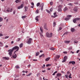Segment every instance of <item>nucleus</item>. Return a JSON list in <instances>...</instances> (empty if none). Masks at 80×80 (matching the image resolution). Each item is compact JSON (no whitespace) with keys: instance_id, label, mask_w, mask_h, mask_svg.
<instances>
[{"instance_id":"f257e3e1","label":"nucleus","mask_w":80,"mask_h":80,"mask_svg":"<svg viewBox=\"0 0 80 80\" xmlns=\"http://www.w3.org/2000/svg\"><path fill=\"white\" fill-rule=\"evenodd\" d=\"M53 34L52 33H49L48 32H47L46 33V36L47 37H48V38H51L52 37Z\"/></svg>"},{"instance_id":"f03ea898","label":"nucleus","mask_w":80,"mask_h":80,"mask_svg":"<svg viewBox=\"0 0 80 80\" xmlns=\"http://www.w3.org/2000/svg\"><path fill=\"white\" fill-rule=\"evenodd\" d=\"M12 49L13 50V51H14V50H16L15 51V52H16L18 51V50H19V47L16 46L15 47H14Z\"/></svg>"},{"instance_id":"7ed1b4c3","label":"nucleus","mask_w":80,"mask_h":80,"mask_svg":"<svg viewBox=\"0 0 80 80\" xmlns=\"http://www.w3.org/2000/svg\"><path fill=\"white\" fill-rule=\"evenodd\" d=\"M13 49H9L8 51V54L10 55V56H12V53H13Z\"/></svg>"},{"instance_id":"20e7f679","label":"nucleus","mask_w":80,"mask_h":80,"mask_svg":"<svg viewBox=\"0 0 80 80\" xmlns=\"http://www.w3.org/2000/svg\"><path fill=\"white\" fill-rule=\"evenodd\" d=\"M32 38H29L27 42V43H28V44H31V42H32Z\"/></svg>"},{"instance_id":"39448f33","label":"nucleus","mask_w":80,"mask_h":80,"mask_svg":"<svg viewBox=\"0 0 80 80\" xmlns=\"http://www.w3.org/2000/svg\"><path fill=\"white\" fill-rule=\"evenodd\" d=\"M68 18H65V20H68L70 18V17H72V15H69L67 16Z\"/></svg>"},{"instance_id":"423d86ee","label":"nucleus","mask_w":80,"mask_h":80,"mask_svg":"<svg viewBox=\"0 0 80 80\" xmlns=\"http://www.w3.org/2000/svg\"><path fill=\"white\" fill-rule=\"evenodd\" d=\"M67 58H67V56H65L63 60L62 61V63L65 62H66Z\"/></svg>"},{"instance_id":"0eeeda50","label":"nucleus","mask_w":80,"mask_h":80,"mask_svg":"<svg viewBox=\"0 0 80 80\" xmlns=\"http://www.w3.org/2000/svg\"><path fill=\"white\" fill-rule=\"evenodd\" d=\"M80 20V18H76L75 19H74L73 20V22L74 23H76V20Z\"/></svg>"},{"instance_id":"6e6552de","label":"nucleus","mask_w":80,"mask_h":80,"mask_svg":"<svg viewBox=\"0 0 80 80\" xmlns=\"http://www.w3.org/2000/svg\"><path fill=\"white\" fill-rule=\"evenodd\" d=\"M2 58L4 60H9V58L8 57H3Z\"/></svg>"},{"instance_id":"1a4fd4ad","label":"nucleus","mask_w":80,"mask_h":80,"mask_svg":"<svg viewBox=\"0 0 80 80\" xmlns=\"http://www.w3.org/2000/svg\"><path fill=\"white\" fill-rule=\"evenodd\" d=\"M73 10L74 12H77L78 11V7H74L73 9Z\"/></svg>"},{"instance_id":"9d476101","label":"nucleus","mask_w":80,"mask_h":80,"mask_svg":"<svg viewBox=\"0 0 80 80\" xmlns=\"http://www.w3.org/2000/svg\"><path fill=\"white\" fill-rule=\"evenodd\" d=\"M40 7H41V10H43V3H42L40 6Z\"/></svg>"},{"instance_id":"9b49d317","label":"nucleus","mask_w":80,"mask_h":80,"mask_svg":"<svg viewBox=\"0 0 80 80\" xmlns=\"http://www.w3.org/2000/svg\"><path fill=\"white\" fill-rule=\"evenodd\" d=\"M7 11L8 12H12V8H11L10 10V8H8L7 9Z\"/></svg>"},{"instance_id":"f8f14e48","label":"nucleus","mask_w":80,"mask_h":80,"mask_svg":"<svg viewBox=\"0 0 80 80\" xmlns=\"http://www.w3.org/2000/svg\"><path fill=\"white\" fill-rule=\"evenodd\" d=\"M23 7V5L22 4H21L20 6H18V9H20V8H22Z\"/></svg>"},{"instance_id":"ddd939ff","label":"nucleus","mask_w":80,"mask_h":80,"mask_svg":"<svg viewBox=\"0 0 80 80\" xmlns=\"http://www.w3.org/2000/svg\"><path fill=\"white\" fill-rule=\"evenodd\" d=\"M72 64V65H75V61H70L69 62V64Z\"/></svg>"},{"instance_id":"4468645a","label":"nucleus","mask_w":80,"mask_h":80,"mask_svg":"<svg viewBox=\"0 0 80 80\" xmlns=\"http://www.w3.org/2000/svg\"><path fill=\"white\" fill-rule=\"evenodd\" d=\"M44 29L45 30H48V29H47V24H45L44 25Z\"/></svg>"},{"instance_id":"2eb2a0df","label":"nucleus","mask_w":80,"mask_h":80,"mask_svg":"<svg viewBox=\"0 0 80 80\" xmlns=\"http://www.w3.org/2000/svg\"><path fill=\"white\" fill-rule=\"evenodd\" d=\"M60 56L58 55H56L55 56V58H57L58 59H59L60 58Z\"/></svg>"},{"instance_id":"dca6fc26","label":"nucleus","mask_w":80,"mask_h":80,"mask_svg":"<svg viewBox=\"0 0 80 80\" xmlns=\"http://www.w3.org/2000/svg\"><path fill=\"white\" fill-rule=\"evenodd\" d=\"M39 16H37L36 17V18H35V20H37V22H38V18H39Z\"/></svg>"},{"instance_id":"f3484780","label":"nucleus","mask_w":80,"mask_h":80,"mask_svg":"<svg viewBox=\"0 0 80 80\" xmlns=\"http://www.w3.org/2000/svg\"><path fill=\"white\" fill-rule=\"evenodd\" d=\"M71 31L72 32H74L75 31V29L74 28H72L71 29Z\"/></svg>"},{"instance_id":"a211bd4d","label":"nucleus","mask_w":80,"mask_h":80,"mask_svg":"<svg viewBox=\"0 0 80 80\" xmlns=\"http://www.w3.org/2000/svg\"><path fill=\"white\" fill-rule=\"evenodd\" d=\"M12 57L14 58H17V54H15L14 55L12 56Z\"/></svg>"},{"instance_id":"6ab92c4d","label":"nucleus","mask_w":80,"mask_h":80,"mask_svg":"<svg viewBox=\"0 0 80 80\" xmlns=\"http://www.w3.org/2000/svg\"><path fill=\"white\" fill-rule=\"evenodd\" d=\"M50 59V58H48L46 59L45 61H46V62H48V60H49Z\"/></svg>"},{"instance_id":"aec40b11","label":"nucleus","mask_w":80,"mask_h":80,"mask_svg":"<svg viewBox=\"0 0 80 80\" xmlns=\"http://www.w3.org/2000/svg\"><path fill=\"white\" fill-rule=\"evenodd\" d=\"M70 41H65L64 43H70Z\"/></svg>"},{"instance_id":"412c9836","label":"nucleus","mask_w":80,"mask_h":80,"mask_svg":"<svg viewBox=\"0 0 80 80\" xmlns=\"http://www.w3.org/2000/svg\"><path fill=\"white\" fill-rule=\"evenodd\" d=\"M68 10V8L67 7H65V8H64V12H65V11H67Z\"/></svg>"},{"instance_id":"4be33fe9","label":"nucleus","mask_w":80,"mask_h":80,"mask_svg":"<svg viewBox=\"0 0 80 80\" xmlns=\"http://www.w3.org/2000/svg\"><path fill=\"white\" fill-rule=\"evenodd\" d=\"M21 2V0H16L15 1V2H16V3H18V2Z\"/></svg>"},{"instance_id":"5701e85b","label":"nucleus","mask_w":80,"mask_h":80,"mask_svg":"<svg viewBox=\"0 0 80 80\" xmlns=\"http://www.w3.org/2000/svg\"><path fill=\"white\" fill-rule=\"evenodd\" d=\"M24 8L25 9V11L27 12L28 10V7L27 6H25Z\"/></svg>"},{"instance_id":"b1692460","label":"nucleus","mask_w":80,"mask_h":80,"mask_svg":"<svg viewBox=\"0 0 80 80\" xmlns=\"http://www.w3.org/2000/svg\"><path fill=\"white\" fill-rule=\"evenodd\" d=\"M58 12H62V9L61 8H59L58 9Z\"/></svg>"},{"instance_id":"393cba45","label":"nucleus","mask_w":80,"mask_h":80,"mask_svg":"<svg viewBox=\"0 0 80 80\" xmlns=\"http://www.w3.org/2000/svg\"><path fill=\"white\" fill-rule=\"evenodd\" d=\"M45 57V55H44V54H42V55H40L39 57V58H41V57Z\"/></svg>"},{"instance_id":"a878e982","label":"nucleus","mask_w":80,"mask_h":80,"mask_svg":"<svg viewBox=\"0 0 80 80\" xmlns=\"http://www.w3.org/2000/svg\"><path fill=\"white\" fill-rule=\"evenodd\" d=\"M23 44L22 43H21L20 45H19V47L20 48H21V47H23Z\"/></svg>"},{"instance_id":"bb28decb","label":"nucleus","mask_w":80,"mask_h":80,"mask_svg":"<svg viewBox=\"0 0 80 80\" xmlns=\"http://www.w3.org/2000/svg\"><path fill=\"white\" fill-rule=\"evenodd\" d=\"M58 15H57L56 14L55 15H54L53 16H52L51 17H53V18H55V17H57Z\"/></svg>"},{"instance_id":"cd10ccee","label":"nucleus","mask_w":80,"mask_h":80,"mask_svg":"<svg viewBox=\"0 0 80 80\" xmlns=\"http://www.w3.org/2000/svg\"><path fill=\"white\" fill-rule=\"evenodd\" d=\"M50 49L51 50H55V48H50Z\"/></svg>"},{"instance_id":"c85d7f7f","label":"nucleus","mask_w":80,"mask_h":80,"mask_svg":"<svg viewBox=\"0 0 80 80\" xmlns=\"http://www.w3.org/2000/svg\"><path fill=\"white\" fill-rule=\"evenodd\" d=\"M40 30L42 33L43 32V29L42 28L40 27Z\"/></svg>"},{"instance_id":"c756f323","label":"nucleus","mask_w":80,"mask_h":80,"mask_svg":"<svg viewBox=\"0 0 80 80\" xmlns=\"http://www.w3.org/2000/svg\"><path fill=\"white\" fill-rule=\"evenodd\" d=\"M56 25V22H54L53 23V27H55Z\"/></svg>"},{"instance_id":"7c9ffc66","label":"nucleus","mask_w":80,"mask_h":80,"mask_svg":"<svg viewBox=\"0 0 80 80\" xmlns=\"http://www.w3.org/2000/svg\"><path fill=\"white\" fill-rule=\"evenodd\" d=\"M57 76H58V77H59L60 76H61V74L60 73H58L57 74Z\"/></svg>"},{"instance_id":"2f4dec72","label":"nucleus","mask_w":80,"mask_h":80,"mask_svg":"<svg viewBox=\"0 0 80 80\" xmlns=\"http://www.w3.org/2000/svg\"><path fill=\"white\" fill-rule=\"evenodd\" d=\"M40 5V2H38V3L37 4V7H39V5Z\"/></svg>"},{"instance_id":"473e14b6","label":"nucleus","mask_w":80,"mask_h":80,"mask_svg":"<svg viewBox=\"0 0 80 80\" xmlns=\"http://www.w3.org/2000/svg\"><path fill=\"white\" fill-rule=\"evenodd\" d=\"M46 11H47V12H48V13H50V12L49 11V10L46 9Z\"/></svg>"},{"instance_id":"72a5a7b5","label":"nucleus","mask_w":80,"mask_h":80,"mask_svg":"<svg viewBox=\"0 0 80 80\" xmlns=\"http://www.w3.org/2000/svg\"><path fill=\"white\" fill-rule=\"evenodd\" d=\"M39 54V52H37L36 53V56H38Z\"/></svg>"},{"instance_id":"f704fd0d","label":"nucleus","mask_w":80,"mask_h":80,"mask_svg":"<svg viewBox=\"0 0 80 80\" xmlns=\"http://www.w3.org/2000/svg\"><path fill=\"white\" fill-rule=\"evenodd\" d=\"M62 29V27H59V29L58 30V31H59L60 30H61Z\"/></svg>"},{"instance_id":"c9c22d12","label":"nucleus","mask_w":80,"mask_h":80,"mask_svg":"<svg viewBox=\"0 0 80 80\" xmlns=\"http://www.w3.org/2000/svg\"><path fill=\"white\" fill-rule=\"evenodd\" d=\"M58 7L59 8H61L62 7V5H59V6H58Z\"/></svg>"},{"instance_id":"e433bc0d","label":"nucleus","mask_w":80,"mask_h":80,"mask_svg":"<svg viewBox=\"0 0 80 80\" xmlns=\"http://www.w3.org/2000/svg\"><path fill=\"white\" fill-rule=\"evenodd\" d=\"M22 18H23V19L25 18H26V16H22Z\"/></svg>"},{"instance_id":"4c0bfd02","label":"nucleus","mask_w":80,"mask_h":80,"mask_svg":"<svg viewBox=\"0 0 80 80\" xmlns=\"http://www.w3.org/2000/svg\"><path fill=\"white\" fill-rule=\"evenodd\" d=\"M57 73V71H55L54 73L52 74V75H55V73Z\"/></svg>"},{"instance_id":"58836bf2","label":"nucleus","mask_w":80,"mask_h":80,"mask_svg":"<svg viewBox=\"0 0 80 80\" xmlns=\"http://www.w3.org/2000/svg\"><path fill=\"white\" fill-rule=\"evenodd\" d=\"M74 42L75 43H78V41H77L75 40Z\"/></svg>"},{"instance_id":"ea45409f","label":"nucleus","mask_w":80,"mask_h":80,"mask_svg":"<svg viewBox=\"0 0 80 80\" xmlns=\"http://www.w3.org/2000/svg\"><path fill=\"white\" fill-rule=\"evenodd\" d=\"M0 44L1 45V46H3V43L2 42H0Z\"/></svg>"},{"instance_id":"a19ab883","label":"nucleus","mask_w":80,"mask_h":80,"mask_svg":"<svg viewBox=\"0 0 80 80\" xmlns=\"http://www.w3.org/2000/svg\"><path fill=\"white\" fill-rule=\"evenodd\" d=\"M50 5L52 6V5H53V2H50Z\"/></svg>"},{"instance_id":"79ce46f5","label":"nucleus","mask_w":80,"mask_h":80,"mask_svg":"<svg viewBox=\"0 0 80 80\" xmlns=\"http://www.w3.org/2000/svg\"><path fill=\"white\" fill-rule=\"evenodd\" d=\"M20 40V38H18L17 40V42H19Z\"/></svg>"},{"instance_id":"37998d69","label":"nucleus","mask_w":80,"mask_h":80,"mask_svg":"<svg viewBox=\"0 0 80 80\" xmlns=\"http://www.w3.org/2000/svg\"><path fill=\"white\" fill-rule=\"evenodd\" d=\"M39 75H40V73H38L37 74V77H38L39 76Z\"/></svg>"},{"instance_id":"c03bdc74","label":"nucleus","mask_w":80,"mask_h":80,"mask_svg":"<svg viewBox=\"0 0 80 80\" xmlns=\"http://www.w3.org/2000/svg\"><path fill=\"white\" fill-rule=\"evenodd\" d=\"M68 50H69V51L71 50H72V47L69 48H68Z\"/></svg>"},{"instance_id":"a18cd8bd","label":"nucleus","mask_w":80,"mask_h":80,"mask_svg":"<svg viewBox=\"0 0 80 80\" xmlns=\"http://www.w3.org/2000/svg\"><path fill=\"white\" fill-rule=\"evenodd\" d=\"M15 67L16 68H20V67H19V66H16Z\"/></svg>"},{"instance_id":"49530a36","label":"nucleus","mask_w":80,"mask_h":80,"mask_svg":"<svg viewBox=\"0 0 80 80\" xmlns=\"http://www.w3.org/2000/svg\"><path fill=\"white\" fill-rule=\"evenodd\" d=\"M2 18L0 17V22H2Z\"/></svg>"},{"instance_id":"de8ad7c7","label":"nucleus","mask_w":80,"mask_h":80,"mask_svg":"<svg viewBox=\"0 0 80 80\" xmlns=\"http://www.w3.org/2000/svg\"><path fill=\"white\" fill-rule=\"evenodd\" d=\"M38 11H39L37 9L36 11V13H38Z\"/></svg>"},{"instance_id":"09e8293b","label":"nucleus","mask_w":80,"mask_h":80,"mask_svg":"<svg viewBox=\"0 0 80 80\" xmlns=\"http://www.w3.org/2000/svg\"><path fill=\"white\" fill-rule=\"evenodd\" d=\"M67 33H68V32H65L64 33V34H63V35H67Z\"/></svg>"},{"instance_id":"8fccbe9b","label":"nucleus","mask_w":80,"mask_h":80,"mask_svg":"<svg viewBox=\"0 0 80 80\" xmlns=\"http://www.w3.org/2000/svg\"><path fill=\"white\" fill-rule=\"evenodd\" d=\"M16 12V11H15V10H14V11L13 12V14L14 15H15V14Z\"/></svg>"},{"instance_id":"3c124183","label":"nucleus","mask_w":80,"mask_h":80,"mask_svg":"<svg viewBox=\"0 0 80 80\" xmlns=\"http://www.w3.org/2000/svg\"><path fill=\"white\" fill-rule=\"evenodd\" d=\"M50 12H52V11H53V8H51L50 9Z\"/></svg>"},{"instance_id":"603ef678","label":"nucleus","mask_w":80,"mask_h":80,"mask_svg":"<svg viewBox=\"0 0 80 80\" xmlns=\"http://www.w3.org/2000/svg\"><path fill=\"white\" fill-rule=\"evenodd\" d=\"M9 38V36H6L5 38V39H6V38Z\"/></svg>"},{"instance_id":"864d4df0","label":"nucleus","mask_w":80,"mask_h":80,"mask_svg":"<svg viewBox=\"0 0 80 80\" xmlns=\"http://www.w3.org/2000/svg\"><path fill=\"white\" fill-rule=\"evenodd\" d=\"M63 53L65 54H67V52L66 51H64L63 52Z\"/></svg>"},{"instance_id":"5fc2aeb1","label":"nucleus","mask_w":80,"mask_h":80,"mask_svg":"<svg viewBox=\"0 0 80 80\" xmlns=\"http://www.w3.org/2000/svg\"><path fill=\"white\" fill-rule=\"evenodd\" d=\"M65 76L67 78H68V75H65Z\"/></svg>"},{"instance_id":"6e6d98bb","label":"nucleus","mask_w":80,"mask_h":80,"mask_svg":"<svg viewBox=\"0 0 80 80\" xmlns=\"http://www.w3.org/2000/svg\"><path fill=\"white\" fill-rule=\"evenodd\" d=\"M79 52H80V50H78L76 52V53H78Z\"/></svg>"},{"instance_id":"4d7b16f0","label":"nucleus","mask_w":80,"mask_h":80,"mask_svg":"<svg viewBox=\"0 0 80 80\" xmlns=\"http://www.w3.org/2000/svg\"><path fill=\"white\" fill-rule=\"evenodd\" d=\"M31 5H32V6H34V3H33V2H32V3H31Z\"/></svg>"},{"instance_id":"13d9d810","label":"nucleus","mask_w":80,"mask_h":80,"mask_svg":"<svg viewBox=\"0 0 80 80\" xmlns=\"http://www.w3.org/2000/svg\"><path fill=\"white\" fill-rule=\"evenodd\" d=\"M68 5H71L72 6V4L71 3H70L68 4Z\"/></svg>"},{"instance_id":"bf43d9fd","label":"nucleus","mask_w":80,"mask_h":80,"mask_svg":"<svg viewBox=\"0 0 80 80\" xmlns=\"http://www.w3.org/2000/svg\"><path fill=\"white\" fill-rule=\"evenodd\" d=\"M31 66V65H30V64H29V65H28V68H30V66Z\"/></svg>"},{"instance_id":"052dcab7","label":"nucleus","mask_w":80,"mask_h":80,"mask_svg":"<svg viewBox=\"0 0 80 80\" xmlns=\"http://www.w3.org/2000/svg\"><path fill=\"white\" fill-rule=\"evenodd\" d=\"M46 67H49V66H50V64H47V65H46Z\"/></svg>"},{"instance_id":"680f3d73","label":"nucleus","mask_w":80,"mask_h":80,"mask_svg":"<svg viewBox=\"0 0 80 80\" xmlns=\"http://www.w3.org/2000/svg\"><path fill=\"white\" fill-rule=\"evenodd\" d=\"M70 72L69 71H68V72H67V74L68 75V74H70Z\"/></svg>"},{"instance_id":"e2e57ef3","label":"nucleus","mask_w":80,"mask_h":80,"mask_svg":"<svg viewBox=\"0 0 80 80\" xmlns=\"http://www.w3.org/2000/svg\"><path fill=\"white\" fill-rule=\"evenodd\" d=\"M43 67L42 66V68H44L45 67V64L43 65Z\"/></svg>"},{"instance_id":"0e129e2a","label":"nucleus","mask_w":80,"mask_h":80,"mask_svg":"<svg viewBox=\"0 0 80 80\" xmlns=\"http://www.w3.org/2000/svg\"><path fill=\"white\" fill-rule=\"evenodd\" d=\"M5 47H6V48H8V45H6L5 46Z\"/></svg>"},{"instance_id":"69168bd1","label":"nucleus","mask_w":80,"mask_h":80,"mask_svg":"<svg viewBox=\"0 0 80 80\" xmlns=\"http://www.w3.org/2000/svg\"><path fill=\"white\" fill-rule=\"evenodd\" d=\"M1 36H3V34L0 33V37H1Z\"/></svg>"},{"instance_id":"338daca9","label":"nucleus","mask_w":80,"mask_h":80,"mask_svg":"<svg viewBox=\"0 0 80 80\" xmlns=\"http://www.w3.org/2000/svg\"><path fill=\"white\" fill-rule=\"evenodd\" d=\"M40 36H41V37H43V35H42V34H40Z\"/></svg>"},{"instance_id":"774afa93","label":"nucleus","mask_w":80,"mask_h":80,"mask_svg":"<svg viewBox=\"0 0 80 80\" xmlns=\"http://www.w3.org/2000/svg\"><path fill=\"white\" fill-rule=\"evenodd\" d=\"M33 61H37V59H33Z\"/></svg>"}]
</instances>
